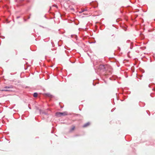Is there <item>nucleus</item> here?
Returning <instances> with one entry per match:
<instances>
[{
    "label": "nucleus",
    "instance_id": "5",
    "mask_svg": "<svg viewBox=\"0 0 155 155\" xmlns=\"http://www.w3.org/2000/svg\"><path fill=\"white\" fill-rule=\"evenodd\" d=\"M90 124V123H89V122H88L87 123H86V124H84L83 126V127H87V126H89Z\"/></svg>",
    "mask_w": 155,
    "mask_h": 155
},
{
    "label": "nucleus",
    "instance_id": "8",
    "mask_svg": "<svg viewBox=\"0 0 155 155\" xmlns=\"http://www.w3.org/2000/svg\"><path fill=\"white\" fill-rule=\"evenodd\" d=\"M30 18V17H28V19H29Z\"/></svg>",
    "mask_w": 155,
    "mask_h": 155
},
{
    "label": "nucleus",
    "instance_id": "3",
    "mask_svg": "<svg viewBox=\"0 0 155 155\" xmlns=\"http://www.w3.org/2000/svg\"><path fill=\"white\" fill-rule=\"evenodd\" d=\"M44 96H47L49 97H52V95L50 93H44L43 94Z\"/></svg>",
    "mask_w": 155,
    "mask_h": 155
},
{
    "label": "nucleus",
    "instance_id": "4",
    "mask_svg": "<svg viewBox=\"0 0 155 155\" xmlns=\"http://www.w3.org/2000/svg\"><path fill=\"white\" fill-rule=\"evenodd\" d=\"M75 126H72L71 127V129L70 130L69 132H71L73 131V130H74L75 129Z\"/></svg>",
    "mask_w": 155,
    "mask_h": 155
},
{
    "label": "nucleus",
    "instance_id": "1",
    "mask_svg": "<svg viewBox=\"0 0 155 155\" xmlns=\"http://www.w3.org/2000/svg\"><path fill=\"white\" fill-rule=\"evenodd\" d=\"M56 115L57 117H59L62 116H65L68 114L67 112H57L56 114Z\"/></svg>",
    "mask_w": 155,
    "mask_h": 155
},
{
    "label": "nucleus",
    "instance_id": "6",
    "mask_svg": "<svg viewBox=\"0 0 155 155\" xmlns=\"http://www.w3.org/2000/svg\"><path fill=\"white\" fill-rule=\"evenodd\" d=\"M38 96V94L37 93H35L33 94V96L34 97H36Z\"/></svg>",
    "mask_w": 155,
    "mask_h": 155
},
{
    "label": "nucleus",
    "instance_id": "7",
    "mask_svg": "<svg viewBox=\"0 0 155 155\" xmlns=\"http://www.w3.org/2000/svg\"><path fill=\"white\" fill-rule=\"evenodd\" d=\"M1 91H8V90L7 89H2V90H1Z\"/></svg>",
    "mask_w": 155,
    "mask_h": 155
},
{
    "label": "nucleus",
    "instance_id": "2",
    "mask_svg": "<svg viewBox=\"0 0 155 155\" xmlns=\"http://www.w3.org/2000/svg\"><path fill=\"white\" fill-rule=\"evenodd\" d=\"M107 66V65L101 64L99 65L98 68L99 69L102 70L103 71H104L106 70V68Z\"/></svg>",
    "mask_w": 155,
    "mask_h": 155
}]
</instances>
